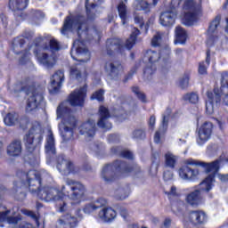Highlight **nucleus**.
<instances>
[{
  "label": "nucleus",
  "instance_id": "nucleus-1",
  "mask_svg": "<svg viewBox=\"0 0 228 228\" xmlns=\"http://www.w3.org/2000/svg\"><path fill=\"white\" fill-rule=\"evenodd\" d=\"M26 183L31 193H37L38 198L45 201L63 200L65 194L56 188L44 187L42 189V174L36 169L26 173Z\"/></svg>",
  "mask_w": 228,
  "mask_h": 228
},
{
  "label": "nucleus",
  "instance_id": "nucleus-2",
  "mask_svg": "<svg viewBox=\"0 0 228 228\" xmlns=\"http://www.w3.org/2000/svg\"><path fill=\"white\" fill-rule=\"evenodd\" d=\"M141 172L142 168L138 164H129L126 161L116 159L102 167L101 176L106 183L110 184L117 182L121 177L128 176L132 173L137 175Z\"/></svg>",
  "mask_w": 228,
  "mask_h": 228
},
{
  "label": "nucleus",
  "instance_id": "nucleus-3",
  "mask_svg": "<svg viewBox=\"0 0 228 228\" xmlns=\"http://www.w3.org/2000/svg\"><path fill=\"white\" fill-rule=\"evenodd\" d=\"M42 128V125L39 121H33L31 128H29L28 133L25 135V146L27 153L25 155V160L29 165H35L37 159L40 154V145L43 142L42 133H37V131Z\"/></svg>",
  "mask_w": 228,
  "mask_h": 228
},
{
  "label": "nucleus",
  "instance_id": "nucleus-4",
  "mask_svg": "<svg viewBox=\"0 0 228 228\" xmlns=\"http://www.w3.org/2000/svg\"><path fill=\"white\" fill-rule=\"evenodd\" d=\"M190 166L200 167L204 169V172L209 174L212 169L218 171V161H213L210 163L196 160L193 159H188L185 160L184 165L178 168V175L181 179L185 181H196L200 175V171L198 168H191Z\"/></svg>",
  "mask_w": 228,
  "mask_h": 228
},
{
  "label": "nucleus",
  "instance_id": "nucleus-5",
  "mask_svg": "<svg viewBox=\"0 0 228 228\" xmlns=\"http://www.w3.org/2000/svg\"><path fill=\"white\" fill-rule=\"evenodd\" d=\"M57 118L62 119L64 130H62V141L68 142L74 137V128L77 126V119L73 116V111L70 108L65 105L64 102L59 104L57 110Z\"/></svg>",
  "mask_w": 228,
  "mask_h": 228
},
{
  "label": "nucleus",
  "instance_id": "nucleus-6",
  "mask_svg": "<svg viewBox=\"0 0 228 228\" xmlns=\"http://www.w3.org/2000/svg\"><path fill=\"white\" fill-rule=\"evenodd\" d=\"M30 78H26V86H21L20 91L25 92L27 95L31 94L26 103V112H33L42 106L44 103V91L41 87H37L36 84L29 85Z\"/></svg>",
  "mask_w": 228,
  "mask_h": 228
},
{
  "label": "nucleus",
  "instance_id": "nucleus-7",
  "mask_svg": "<svg viewBox=\"0 0 228 228\" xmlns=\"http://www.w3.org/2000/svg\"><path fill=\"white\" fill-rule=\"evenodd\" d=\"M224 90L228 91V75L222 77L220 88L216 86L213 91L207 92L206 111L208 114H213L215 104H220ZM223 101L228 106V93L224 94Z\"/></svg>",
  "mask_w": 228,
  "mask_h": 228
},
{
  "label": "nucleus",
  "instance_id": "nucleus-8",
  "mask_svg": "<svg viewBox=\"0 0 228 228\" xmlns=\"http://www.w3.org/2000/svg\"><path fill=\"white\" fill-rule=\"evenodd\" d=\"M34 37V33L31 31H25L22 33L21 36L16 37L12 39V44L11 45V47L12 49V53L15 55H21V57L19 59V64L20 65H26L28 61L29 57L31 56L30 49L31 45H29L28 48L20 51V49H23L25 46L27 40H31Z\"/></svg>",
  "mask_w": 228,
  "mask_h": 228
},
{
  "label": "nucleus",
  "instance_id": "nucleus-9",
  "mask_svg": "<svg viewBox=\"0 0 228 228\" xmlns=\"http://www.w3.org/2000/svg\"><path fill=\"white\" fill-rule=\"evenodd\" d=\"M87 18L82 14H77L72 18L71 15L66 16L64 18V24H62L61 34L66 35L69 31L72 30L73 26L77 28V34L79 38L83 35L88 36L89 27L87 25Z\"/></svg>",
  "mask_w": 228,
  "mask_h": 228
},
{
  "label": "nucleus",
  "instance_id": "nucleus-10",
  "mask_svg": "<svg viewBox=\"0 0 228 228\" xmlns=\"http://www.w3.org/2000/svg\"><path fill=\"white\" fill-rule=\"evenodd\" d=\"M142 54V61L147 64L143 69V75L144 77H149L157 71V68L161 59V53L151 49H147L143 51Z\"/></svg>",
  "mask_w": 228,
  "mask_h": 228
},
{
  "label": "nucleus",
  "instance_id": "nucleus-11",
  "mask_svg": "<svg viewBox=\"0 0 228 228\" xmlns=\"http://www.w3.org/2000/svg\"><path fill=\"white\" fill-rule=\"evenodd\" d=\"M66 184L69 186L71 191L70 198L73 200L81 201L86 198L87 190L84 183L81 182L68 178L66 179Z\"/></svg>",
  "mask_w": 228,
  "mask_h": 228
},
{
  "label": "nucleus",
  "instance_id": "nucleus-12",
  "mask_svg": "<svg viewBox=\"0 0 228 228\" xmlns=\"http://www.w3.org/2000/svg\"><path fill=\"white\" fill-rule=\"evenodd\" d=\"M57 168L63 175L80 173V167H77L73 161L67 159L64 155H60L57 158Z\"/></svg>",
  "mask_w": 228,
  "mask_h": 228
},
{
  "label": "nucleus",
  "instance_id": "nucleus-13",
  "mask_svg": "<svg viewBox=\"0 0 228 228\" xmlns=\"http://www.w3.org/2000/svg\"><path fill=\"white\" fill-rule=\"evenodd\" d=\"M214 125L210 121H205L198 128L197 143L199 145L205 144L212 136Z\"/></svg>",
  "mask_w": 228,
  "mask_h": 228
},
{
  "label": "nucleus",
  "instance_id": "nucleus-14",
  "mask_svg": "<svg viewBox=\"0 0 228 228\" xmlns=\"http://www.w3.org/2000/svg\"><path fill=\"white\" fill-rule=\"evenodd\" d=\"M87 93L84 87L74 90L68 96V102L71 107H84Z\"/></svg>",
  "mask_w": 228,
  "mask_h": 228
},
{
  "label": "nucleus",
  "instance_id": "nucleus-15",
  "mask_svg": "<svg viewBox=\"0 0 228 228\" xmlns=\"http://www.w3.org/2000/svg\"><path fill=\"white\" fill-rule=\"evenodd\" d=\"M98 116L99 120L97 122V126L104 131H110L112 128V124L108 121V119L111 118L109 109L101 105L99 107Z\"/></svg>",
  "mask_w": 228,
  "mask_h": 228
},
{
  "label": "nucleus",
  "instance_id": "nucleus-16",
  "mask_svg": "<svg viewBox=\"0 0 228 228\" xmlns=\"http://www.w3.org/2000/svg\"><path fill=\"white\" fill-rule=\"evenodd\" d=\"M125 47L118 38H110L106 41V53L110 57H113L116 54H123Z\"/></svg>",
  "mask_w": 228,
  "mask_h": 228
},
{
  "label": "nucleus",
  "instance_id": "nucleus-17",
  "mask_svg": "<svg viewBox=\"0 0 228 228\" xmlns=\"http://www.w3.org/2000/svg\"><path fill=\"white\" fill-rule=\"evenodd\" d=\"M4 123L6 126H12L16 124H19L20 127L23 130L27 129L30 120L28 117H20L19 118L16 113H8L4 118Z\"/></svg>",
  "mask_w": 228,
  "mask_h": 228
},
{
  "label": "nucleus",
  "instance_id": "nucleus-18",
  "mask_svg": "<svg viewBox=\"0 0 228 228\" xmlns=\"http://www.w3.org/2000/svg\"><path fill=\"white\" fill-rule=\"evenodd\" d=\"M214 162H218V169L216 170L215 168H213L211 170V172L213 173L209 174L203 181L200 182V183L199 184L200 186L199 191H200L201 194H202V191L208 193L214 186L213 183L215 182L216 175L220 170L221 160L216 159Z\"/></svg>",
  "mask_w": 228,
  "mask_h": 228
},
{
  "label": "nucleus",
  "instance_id": "nucleus-19",
  "mask_svg": "<svg viewBox=\"0 0 228 228\" xmlns=\"http://www.w3.org/2000/svg\"><path fill=\"white\" fill-rule=\"evenodd\" d=\"M65 75L63 69H58L51 77V89L52 94H59L64 81Z\"/></svg>",
  "mask_w": 228,
  "mask_h": 228
},
{
  "label": "nucleus",
  "instance_id": "nucleus-20",
  "mask_svg": "<svg viewBox=\"0 0 228 228\" xmlns=\"http://www.w3.org/2000/svg\"><path fill=\"white\" fill-rule=\"evenodd\" d=\"M34 55L37 61L46 69H53L56 64V58L46 53H40V50L35 49Z\"/></svg>",
  "mask_w": 228,
  "mask_h": 228
},
{
  "label": "nucleus",
  "instance_id": "nucleus-21",
  "mask_svg": "<svg viewBox=\"0 0 228 228\" xmlns=\"http://www.w3.org/2000/svg\"><path fill=\"white\" fill-rule=\"evenodd\" d=\"M187 220L192 225H203L207 223L208 216L203 210H191L188 212Z\"/></svg>",
  "mask_w": 228,
  "mask_h": 228
},
{
  "label": "nucleus",
  "instance_id": "nucleus-22",
  "mask_svg": "<svg viewBox=\"0 0 228 228\" xmlns=\"http://www.w3.org/2000/svg\"><path fill=\"white\" fill-rule=\"evenodd\" d=\"M78 131L81 135H86V138H89V140H92L94 136H95V122L92 119H88L86 122H83L78 126Z\"/></svg>",
  "mask_w": 228,
  "mask_h": 228
},
{
  "label": "nucleus",
  "instance_id": "nucleus-23",
  "mask_svg": "<svg viewBox=\"0 0 228 228\" xmlns=\"http://www.w3.org/2000/svg\"><path fill=\"white\" fill-rule=\"evenodd\" d=\"M185 201L187 204L193 208H198L203 203V197L200 190H194L188 193L185 197Z\"/></svg>",
  "mask_w": 228,
  "mask_h": 228
},
{
  "label": "nucleus",
  "instance_id": "nucleus-24",
  "mask_svg": "<svg viewBox=\"0 0 228 228\" xmlns=\"http://www.w3.org/2000/svg\"><path fill=\"white\" fill-rule=\"evenodd\" d=\"M58 222L62 228H77L78 225V219L69 213L62 215Z\"/></svg>",
  "mask_w": 228,
  "mask_h": 228
},
{
  "label": "nucleus",
  "instance_id": "nucleus-25",
  "mask_svg": "<svg viewBox=\"0 0 228 228\" xmlns=\"http://www.w3.org/2000/svg\"><path fill=\"white\" fill-rule=\"evenodd\" d=\"M177 14L174 11H165L160 14V24L171 28L175 24Z\"/></svg>",
  "mask_w": 228,
  "mask_h": 228
},
{
  "label": "nucleus",
  "instance_id": "nucleus-26",
  "mask_svg": "<svg viewBox=\"0 0 228 228\" xmlns=\"http://www.w3.org/2000/svg\"><path fill=\"white\" fill-rule=\"evenodd\" d=\"M108 203V200L104 198H99L96 200L86 204L83 208L84 213H86L87 215H90V213H94V211H97L98 208H101L104 206H106Z\"/></svg>",
  "mask_w": 228,
  "mask_h": 228
},
{
  "label": "nucleus",
  "instance_id": "nucleus-27",
  "mask_svg": "<svg viewBox=\"0 0 228 228\" xmlns=\"http://www.w3.org/2000/svg\"><path fill=\"white\" fill-rule=\"evenodd\" d=\"M104 69L109 75L114 78L118 77L119 71L124 69V67L120 61L109 62L107 61Z\"/></svg>",
  "mask_w": 228,
  "mask_h": 228
},
{
  "label": "nucleus",
  "instance_id": "nucleus-28",
  "mask_svg": "<svg viewBox=\"0 0 228 228\" xmlns=\"http://www.w3.org/2000/svg\"><path fill=\"white\" fill-rule=\"evenodd\" d=\"M98 216L105 223H111L117 217V211L111 207H106L98 213Z\"/></svg>",
  "mask_w": 228,
  "mask_h": 228
},
{
  "label": "nucleus",
  "instance_id": "nucleus-29",
  "mask_svg": "<svg viewBox=\"0 0 228 228\" xmlns=\"http://www.w3.org/2000/svg\"><path fill=\"white\" fill-rule=\"evenodd\" d=\"M30 0H9V10L12 12H23L29 5Z\"/></svg>",
  "mask_w": 228,
  "mask_h": 228
},
{
  "label": "nucleus",
  "instance_id": "nucleus-30",
  "mask_svg": "<svg viewBox=\"0 0 228 228\" xmlns=\"http://www.w3.org/2000/svg\"><path fill=\"white\" fill-rule=\"evenodd\" d=\"M189 38L188 32L181 26H177L175 28V44L185 45Z\"/></svg>",
  "mask_w": 228,
  "mask_h": 228
},
{
  "label": "nucleus",
  "instance_id": "nucleus-31",
  "mask_svg": "<svg viewBox=\"0 0 228 228\" xmlns=\"http://www.w3.org/2000/svg\"><path fill=\"white\" fill-rule=\"evenodd\" d=\"M21 152H22V144H21V142L19 140H14L7 147V153L9 156L12 158H17L18 156H20Z\"/></svg>",
  "mask_w": 228,
  "mask_h": 228
},
{
  "label": "nucleus",
  "instance_id": "nucleus-32",
  "mask_svg": "<svg viewBox=\"0 0 228 228\" xmlns=\"http://www.w3.org/2000/svg\"><path fill=\"white\" fill-rule=\"evenodd\" d=\"M70 55H71V58L74 61L81 62V63H86V62H88L90 61V51H89V49L83 48L81 46H78V47L76 48V56L77 58L73 55L72 52L70 53ZM81 56H87V58L86 59H78Z\"/></svg>",
  "mask_w": 228,
  "mask_h": 228
},
{
  "label": "nucleus",
  "instance_id": "nucleus-33",
  "mask_svg": "<svg viewBox=\"0 0 228 228\" xmlns=\"http://www.w3.org/2000/svg\"><path fill=\"white\" fill-rule=\"evenodd\" d=\"M221 19H222L221 14H217L216 18L212 20L208 28V31H207L208 35L210 37V38L213 41H216V39H218V37L217 36L215 37L214 34L221 23Z\"/></svg>",
  "mask_w": 228,
  "mask_h": 228
},
{
  "label": "nucleus",
  "instance_id": "nucleus-34",
  "mask_svg": "<svg viewBox=\"0 0 228 228\" xmlns=\"http://www.w3.org/2000/svg\"><path fill=\"white\" fill-rule=\"evenodd\" d=\"M210 61H211V50L208 49L207 52H206V60H205V61H202L199 62L198 73L200 75L203 76V75H207L208 74V68L210 65Z\"/></svg>",
  "mask_w": 228,
  "mask_h": 228
},
{
  "label": "nucleus",
  "instance_id": "nucleus-35",
  "mask_svg": "<svg viewBox=\"0 0 228 228\" xmlns=\"http://www.w3.org/2000/svg\"><path fill=\"white\" fill-rule=\"evenodd\" d=\"M201 12H186L183 15V24L191 27L199 20V15Z\"/></svg>",
  "mask_w": 228,
  "mask_h": 228
},
{
  "label": "nucleus",
  "instance_id": "nucleus-36",
  "mask_svg": "<svg viewBox=\"0 0 228 228\" xmlns=\"http://www.w3.org/2000/svg\"><path fill=\"white\" fill-rule=\"evenodd\" d=\"M140 35H141V31L139 30V28H134V30L130 34L129 37L126 40V44H125L126 48L128 50L133 49Z\"/></svg>",
  "mask_w": 228,
  "mask_h": 228
},
{
  "label": "nucleus",
  "instance_id": "nucleus-37",
  "mask_svg": "<svg viewBox=\"0 0 228 228\" xmlns=\"http://www.w3.org/2000/svg\"><path fill=\"white\" fill-rule=\"evenodd\" d=\"M183 10L187 12H202L200 4L196 0H184Z\"/></svg>",
  "mask_w": 228,
  "mask_h": 228
},
{
  "label": "nucleus",
  "instance_id": "nucleus-38",
  "mask_svg": "<svg viewBox=\"0 0 228 228\" xmlns=\"http://www.w3.org/2000/svg\"><path fill=\"white\" fill-rule=\"evenodd\" d=\"M10 213L11 210L0 212V223L7 221L9 224H17L21 220L19 216H8Z\"/></svg>",
  "mask_w": 228,
  "mask_h": 228
},
{
  "label": "nucleus",
  "instance_id": "nucleus-39",
  "mask_svg": "<svg viewBox=\"0 0 228 228\" xmlns=\"http://www.w3.org/2000/svg\"><path fill=\"white\" fill-rule=\"evenodd\" d=\"M178 162V157L171 152L165 154V166L167 168L175 169Z\"/></svg>",
  "mask_w": 228,
  "mask_h": 228
},
{
  "label": "nucleus",
  "instance_id": "nucleus-40",
  "mask_svg": "<svg viewBox=\"0 0 228 228\" xmlns=\"http://www.w3.org/2000/svg\"><path fill=\"white\" fill-rule=\"evenodd\" d=\"M43 49L44 51L50 50L52 53H55L61 51V46L56 39L53 38L49 41V45L47 44L43 45Z\"/></svg>",
  "mask_w": 228,
  "mask_h": 228
},
{
  "label": "nucleus",
  "instance_id": "nucleus-41",
  "mask_svg": "<svg viewBox=\"0 0 228 228\" xmlns=\"http://www.w3.org/2000/svg\"><path fill=\"white\" fill-rule=\"evenodd\" d=\"M118 13L122 24L126 25L127 23V6L124 2H119V4H118Z\"/></svg>",
  "mask_w": 228,
  "mask_h": 228
},
{
  "label": "nucleus",
  "instance_id": "nucleus-42",
  "mask_svg": "<svg viewBox=\"0 0 228 228\" xmlns=\"http://www.w3.org/2000/svg\"><path fill=\"white\" fill-rule=\"evenodd\" d=\"M45 151L46 152L51 154L56 153L54 136L52 132L50 133V134L46 139Z\"/></svg>",
  "mask_w": 228,
  "mask_h": 228
},
{
  "label": "nucleus",
  "instance_id": "nucleus-43",
  "mask_svg": "<svg viewBox=\"0 0 228 228\" xmlns=\"http://www.w3.org/2000/svg\"><path fill=\"white\" fill-rule=\"evenodd\" d=\"M132 138L134 140L143 141L147 138V133L144 128H134L132 132Z\"/></svg>",
  "mask_w": 228,
  "mask_h": 228
},
{
  "label": "nucleus",
  "instance_id": "nucleus-44",
  "mask_svg": "<svg viewBox=\"0 0 228 228\" xmlns=\"http://www.w3.org/2000/svg\"><path fill=\"white\" fill-rule=\"evenodd\" d=\"M131 91L137 97L138 101L143 103L147 102V95L145 93L141 92L139 86H132Z\"/></svg>",
  "mask_w": 228,
  "mask_h": 228
},
{
  "label": "nucleus",
  "instance_id": "nucleus-45",
  "mask_svg": "<svg viewBox=\"0 0 228 228\" xmlns=\"http://www.w3.org/2000/svg\"><path fill=\"white\" fill-rule=\"evenodd\" d=\"M183 101L191 102V104H197L199 102V94L194 92L183 94Z\"/></svg>",
  "mask_w": 228,
  "mask_h": 228
},
{
  "label": "nucleus",
  "instance_id": "nucleus-46",
  "mask_svg": "<svg viewBox=\"0 0 228 228\" xmlns=\"http://www.w3.org/2000/svg\"><path fill=\"white\" fill-rule=\"evenodd\" d=\"M151 4L147 0H138L137 9L142 11L144 13L151 12Z\"/></svg>",
  "mask_w": 228,
  "mask_h": 228
},
{
  "label": "nucleus",
  "instance_id": "nucleus-47",
  "mask_svg": "<svg viewBox=\"0 0 228 228\" xmlns=\"http://www.w3.org/2000/svg\"><path fill=\"white\" fill-rule=\"evenodd\" d=\"M139 69V65L135 64L134 66H133L131 68V69L128 71V73H126V75L124 76V78L122 80V82L124 84L127 83L129 80L133 79L134 74H136L137 70Z\"/></svg>",
  "mask_w": 228,
  "mask_h": 228
},
{
  "label": "nucleus",
  "instance_id": "nucleus-48",
  "mask_svg": "<svg viewBox=\"0 0 228 228\" xmlns=\"http://www.w3.org/2000/svg\"><path fill=\"white\" fill-rule=\"evenodd\" d=\"M69 77L74 80H80L83 77L82 71L77 67H71L69 69Z\"/></svg>",
  "mask_w": 228,
  "mask_h": 228
},
{
  "label": "nucleus",
  "instance_id": "nucleus-49",
  "mask_svg": "<svg viewBox=\"0 0 228 228\" xmlns=\"http://www.w3.org/2000/svg\"><path fill=\"white\" fill-rule=\"evenodd\" d=\"M105 91L99 89L91 95V101H97L98 102H103Z\"/></svg>",
  "mask_w": 228,
  "mask_h": 228
},
{
  "label": "nucleus",
  "instance_id": "nucleus-50",
  "mask_svg": "<svg viewBox=\"0 0 228 228\" xmlns=\"http://www.w3.org/2000/svg\"><path fill=\"white\" fill-rule=\"evenodd\" d=\"M190 78H191V73L189 72L184 73L183 78L179 80V86L182 89L188 88L190 84Z\"/></svg>",
  "mask_w": 228,
  "mask_h": 228
},
{
  "label": "nucleus",
  "instance_id": "nucleus-51",
  "mask_svg": "<svg viewBox=\"0 0 228 228\" xmlns=\"http://www.w3.org/2000/svg\"><path fill=\"white\" fill-rule=\"evenodd\" d=\"M23 213L24 216L33 219L37 225L40 224V216H37L36 212H34L33 210H24Z\"/></svg>",
  "mask_w": 228,
  "mask_h": 228
},
{
  "label": "nucleus",
  "instance_id": "nucleus-52",
  "mask_svg": "<svg viewBox=\"0 0 228 228\" xmlns=\"http://www.w3.org/2000/svg\"><path fill=\"white\" fill-rule=\"evenodd\" d=\"M151 166L156 165V167L158 168L160 164V153L158 151L152 152L151 156Z\"/></svg>",
  "mask_w": 228,
  "mask_h": 228
},
{
  "label": "nucleus",
  "instance_id": "nucleus-53",
  "mask_svg": "<svg viewBox=\"0 0 228 228\" xmlns=\"http://www.w3.org/2000/svg\"><path fill=\"white\" fill-rule=\"evenodd\" d=\"M119 158H123L124 159H128L129 161H134V155L131 151L122 150Z\"/></svg>",
  "mask_w": 228,
  "mask_h": 228
},
{
  "label": "nucleus",
  "instance_id": "nucleus-54",
  "mask_svg": "<svg viewBox=\"0 0 228 228\" xmlns=\"http://www.w3.org/2000/svg\"><path fill=\"white\" fill-rule=\"evenodd\" d=\"M118 211L119 213V216L124 220H126L129 217V211H128V209L126 207L120 206L119 208H118Z\"/></svg>",
  "mask_w": 228,
  "mask_h": 228
},
{
  "label": "nucleus",
  "instance_id": "nucleus-55",
  "mask_svg": "<svg viewBox=\"0 0 228 228\" xmlns=\"http://www.w3.org/2000/svg\"><path fill=\"white\" fill-rule=\"evenodd\" d=\"M165 194L167 195V197H168L169 199H171L172 197L179 198V197L181 196V195L177 192V189H176L175 185H172L170 191H165Z\"/></svg>",
  "mask_w": 228,
  "mask_h": 228
},
{
  "label": "nucleus",
  "instance_id": "nucleus-56",
  "mask_svg": "<svg viewBox=\"0 0 228 228\" xmlns=\"http://www.w3.org/2000/svg\"><path fill=\"white\" fill-rule=\"evenodd\" d=\"M162 37L159 34L155 35L151 39L152 47H160V41Z\"/></svg>",
  "mask_w": 228,
  "mask_h": 228
},
{
  "label": "nucleus",
  "instance_id": "nucleus-57",
  "mask_svg": "<svg viewBox=\"0 0 228 228\" xmlns=\"http://www.w3.org/2000/svg\"><path fill=\"white\" fill-rule=\"evenodd\" d=\"M162 66V71L165 72L166 70H168L172 67V62L170 58H165L163 59Z\"/></svg>",
  "mask_w": 228,
  "mask_h": 228
},
{
  "label": "nucleus",
  "instance_id": "nucleus-58",
  "mask_svg": "<svg viewBox=\"0 0 228 228\" xmlns=\"http://www.w3.org/2000/svg\"><path fill=\"white\" fill-rule=\"evenodd\" d=\"M86 14H87V20L94 21L95 20V13H92V11L90 10V7L88 6V0L86 2Z\"/></svg>",
  "mask_w": 228,
  "mask_h": 228
},
{
  "label": "nucleus",
  "instance_id": "nucleus-59",
  "mask_svg": "<svg viewBox=\"0 0 228 228\" xmlns=\"http://www.w3.org/2000/svg\"><path fill=\"white\" fill-rule=\"evenodd\" d=\"M122 151V147L121 146H115L112 147L110 149V152L114 155V156H119L120 157V153Z\"/></svg>",
  "mask_w": 228,
  "mask_h": 228
},
{
  "label": "nucleus",
  "instance_id": "nucleus-60",
  "mask_svg": "<svg viewBox=\"0 0 228 228\" xmlns=\"http://www.w3.org/2000/svg\"><path fill=\"white\" fill-rule=\"evenodd\" d=\"M134 22L135 24H139L140 27H142L145 24V21H143L142 16L139 14L134 15Z\"/></svg>",
  "mask_w": 228,
  "mask_h": 228
},
{
  "label": "nucleus",
  "instance_id": "nucleus-61",
  "mask_svg": "<svg viewBox=\"0 0 228 228\" xmlns=\"http://www.w3.org/2000/svg\"><path fill=\"white\" fill-rule=\"evenodd\" d=\"M156 123V117L154 115L151 116L149 118V127L153 130Z\"/></svg>",
  "mask_w": 228,
  "mask_h": 228
},
{
  "label": "nucleus",
  "instance_id": "nucleus-62",
  "mask_svg": "<svg viewBox=\"0 0 228 228\" xmlns=\"http://www.w3.org/2000/svg\"><path fill=\"white\" fill-rule=\"evenodd\" d=\"M44 41V38L42 37H37L34 39V45L35 47H40L42 45V42Z\"/></svg>",
  "mask_w": 228,
  "mask_h": 228
},
{
  "label": "nucleus",
  "instance_id": "nucleus-63",
  "mask_svg": "<svg viewBox=\"0 0 228 228\" xmlns=\"http://www.w3.org/2000/svg\"><path fill=\"white\" fill-rule=\"evenodd\" d=\"M108 141L110 143L117 142L118 141V136L117 134H110L108 136Z\"/></svg>",
  "mask_w": 228,
  "mask_h": 228
},
{
  "label": "nucleus",
  "instance_id": "nucleus-64",
  "mask_svg": "<svg viewBox=\"0 0 228 228\" xmlns=\"http://www.w3.org/2000/svg\"><path fill=\"white\" fill-rule=\"evenodd\" d=\"M163 225L165 228H170L172 225V219L170 217H166Z\"/></svg>",
  "mask_w": 228,
  "mask_h": 228
}]
</instances>
